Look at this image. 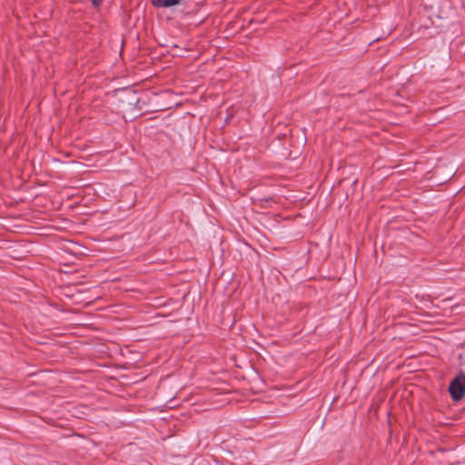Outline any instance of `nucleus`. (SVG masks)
Returning <instances> with one entry per match:
<instances>
[{
    "instance_id": "1",
    "label": "nucleus",
    "mask_w": 465,
    "mask_h": 465,
    "mask_svg": "<svg viewBox=\"0 0 465 465\" xmlns=\"http://www.w3.org/2000/svg\"><path fill=\"white\" fill-rule=\"evenodd\" d=\"M449 392L454 401L465 396V373L460 372L450 383Z\"/></svg>"
},
{
    "instance_id": "2",
    "label": "nucleus",
    "mask_w": 465,
    "mask_h": 465,
    "mask_svg": "<svg viewBox=\"0 0 465 465\" xmlns=\"http://www.w3.org/2000/svg\"><path fill=\"white\" fill-rule=\"evenodd\" d=\"M181 0H151L155 7H171L179 5Z\"/></svg>"
}]
</instances>
